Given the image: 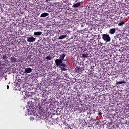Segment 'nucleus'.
Returning a JSON list of instances; mask_svg holds the SVG:
<instances>
[{
	"mask_svg": "<svg viewBox=\"0 0 129 129\" xmlns=\"http://www.w3.org/2000/svg\"><path fill=\"white\" fill-rule=\"evenodd\" d=\"M102 39H103L104 41L107 42H110L111 40V38H110L109 35L107 34H102Z\"/></svg>",
	"mask_w": 129,
	"mask_h": 129,
	"instance_id": "f257e3e1",
	"label": "nucleus"
},
{
	"mask_svg": "<svg viewBox=\"0 0 129 129\" xmlns=\"http://www.w3.org/2000/svg\"><path fill=\"white\" fill-rule=\"evenodd\" d=\"M118 15H119V17L121 18V19H123L124 17L127 16V12H125V10L120 11V12H118Z\"/></svg>",
	"mask_w": 129,
	"mask_h": 129,
	"instance_id": "f03ea898",
	"label": "nucleus"
},
{
	"mask_svg": "<svg viewBox=\"0 0 129 129\" xmlns=\"http://www.w3.org/2000/svg\"><path fill=\"white\" fill-rule=\"evenodd\" d=\"M27 41L29 43H33V42H35V41H36V39L35 37H27Z\"/></svg>",
	"mask_w": 129,
	"mask_h": 129,
	"instance_id": "7ed1b4c3",
	"label": "nucleus"
},
{
	"mask_svg": "<svg viewBox=\"0 0 129 129\" xmlns=\"http://www.w3.org/2000/svg\"><path fill=\"white\" fill-rule=\"evenodd\" d=\"M103 9H107L109 7V3L108 2H104L102 5Z\"/></svg>",
	"mask_w": 129,
	"mask_h": 129,
	"instance_id": "20e7f679",
	"label": "nucleus"
},
{
	"mask_svg": "<svg viewBox=\"0 0 129 129\" xmlns=\"http://www.w3.org/2000/svg\"><path fill=\"white\" fill-rule=\"evenodd\" d=\"M55 63L56 65V66H60L62 63H63V61L61 59H56L55 61Z\"/></svg>",
	"mask_w": 129,
	"mask_h": 129,
	"instance_id": "39448f33",
	"label": "nucleus"
},
{
	"mask_svg": "<svg viewBox=\"0 0 129 129\" xmlns=\"http://www.w3.org/2000/svg\"><path fill=\"white\" fill-rule=\"evenodd\" d=\"M32 68H26L24 70V72L25 73H31V72H32Z\"/></svg>",
	"mask_w": 129,
	"mask_h": 129,
	"instance_id": "423d86ee",
	"label": "nucleus"
},
{
	"mask_svg": "<svg viewBox=\"0 0 129 129\" xmlns=\"http://www.w3.org/2000/svg\"><path fill=\"white\" fill-rule=\"evenodd\" d=\"M75 70L77 73L80 74L81 72V71H82V69H81V68L80 67H77L75 69Z\"/></svg>",
	"mask_w": 129,
	"mask_h": 129,
	"instance_id": "0eeeda50",
	"label": "nucleus"
},
{
	"mask_svg": "<svg viewBox=\"0 0 129 129\" xmlns=\"http://www.w3.org/2000/svg\"><path fill=\"white\" fill-rule=\"evenodd\" d=\"M109 33L111 34V35H113L116 32V29L115 28H112L109 30Z\"/></svg>",
	"mask_w": 129,
	"mask_h": 129,
	"instance_id": "6e6552de",
	"label": "nucleus"
},
{
	"mask_svg": "<svg viewBox=\"0 0 129 129\" xmlns=\"http://www.w3.org/2000/svg\"><path fill=\"white\" fill-rule=\"evenodd\" d=\"M48 15H49V13L44 12L41 14L40 17L41 18H45V17H48Z\"/></svg>",
	"mask_w": 129,
	"mask_h": 129,
	"instance_id": "1a4fd4ad",
	"label": "nucleus"
},
{
	"mask_svg": "<svg viewBox=\"0 0 129 129\" xmlns=\"http://www.w3.org/2000/svg\"><path fill=\"white\" fill-rule=\"evenodd\" d=\"M81 58H88V56H89V54L88 53H83L82 54H81Z\"/></svg>",
	"mask_w": 129,
	"mask_h": 129,
	"instance_id": "9d476101",
	"label": "nucleus"
},
{
	"mask_svg": "<svg viewBox=\"0 0 129 129\" xmlns=\"http://www.w3.org/2000/svg\"><path fill=\"white\" fill-rule=\"evenodd\" d=\"M65 56H66L65 54L63 53V54H60L59 59L63 61V60H64V59H65Z\"/></svg>",
	"mask_w": 129,
	"mask_h": 129,
	"instance_id": "9b49d317",
	"label": "nucleus"
},
{
	"mask_svg": "<svg viewBox=\"0 0 129 129\" xmlns=\"http://www.w3.org/2000/svg\"><path fill=\"white\" fill-rule=\"evenodd\" d=\"M67 37V35H62L59 37L58 39L59 40H63V39H66V38Z\"/></svg>",
	"mask_w": 129,
	"mask_h": 129,
	"instance_id": "f8f14e48",
	"label": "nucleus"
},
{
	"mask_svg": "<svg viewBox=\"0 0 129 129\" xmlns=\"http://www.w3.org/2000/svg\"><path fill=\"white\" fill-rule=\"evenodd\" d=\"M81 4L80 2L78 3H76L73 5V8H78L80 6Z\"/></svg>",
	"mask_w": 129,
	"mask_h": 129,
	"instance_id": "ddd939ff",
	"label": "nucleus"
},
{
	"mask_svg": "<svg viewBox=\"0 0 129 129\" xmlns=\"http://www.w3.org/2000/svg\"><path fill=\"white\" fill-rule=\"evenodd\" d=\"M42 34V32L38 31V32H35L34 33V36H40Z\"/></svg>",
	"mask_w": 129,
	"mask_h": 129,
	"instance_id": "4468645a",
	"label": "nucleus"
},
{
	"mask_svg": "<svg viewBox=\"0 0 129 129\" xmlns=\"http://www.w3.org/2000/svg\"><path fill=\"white\" fill-rule=\"evenodd\" d=\"M12 63H14L15 62H17V59L15 57H11V58Z\"/></svg>",
	"mask_w": 129,
	"mask_h": 129,
	"instance_id": "2eb2a0df",
	"label": "nucleus"
},
{
	"mask_svg": "<svg viewBox=\"0 0 129 129\" xmlns=\"http://www.w3.org/2000/svg\"><path fill=\"white\" fill-rule=\"evenodd\" d=\"M45 59H46V60H48V61H50L51 60H52V56L51 55H49V56H47Z\"/></svg>",
	"mask_w": 129,
	"mask_h": 129,
	"instance_id": "dca6fc26",
	"label": "nucleus"
},
{
	"mask_svg": "<svg viewBox=\"0 0 129 129\" xmlns=\"http://www.w3.org/2000/svg\"><path fill=\"white\" fill-rule=\"evenodd\" d=\"M91 13L94 15V14H96V11H95V9L93 8L91 10Z\"/></svg>",
	"mask_w": 129,
	"mask_h": 129,
	"instance_id": "f3484780",
	"label": "nucleus"
},
{
	"mask_svg": "<svg viewBox=\"0 0 129 129\" xmlns=\"http://www.w3.org/2000/svg\"><path fill=\"white\" fill-rule=\"evenodd\" d=\"M125 83V82H124V81H119V82H117L116 83V84H117V85H118L119 84H122Z\"/></svg>",
	"mask_w": 129,
	"mask_h": 129,
	"instance_id": "a211bd4d",
	"label": "nucleus"
},
{
	"mask_svg": "<svg viewBox=\"0 0 129 129\" xmlns=\"http://www.w3.org/2000/svg\"><path fill=\"white\" fill-rule=\"evenodd\" d=\"M124 24H125L124 22L121 21V22H120V23L118 24V26H122L123 25H124Z\"/></svg>",
	"mask_w": 129,
	"mask_h": 129,
	"instance_id": "6ab92c4d",
	"label": "nucleus"
},
{
	"mask_svg": "<svg viewBox=\"0 0 129 129\" xmlns=\"http://www.w3.org/2000/svg\"><path fill=\"white\" fill-rule=\"evenodd\" d=\"M60 68H61V71H66L67 70V69H66V68H65V67H60Z\"/></svg>",
	"mask_w": 129,
	"mask_h": 129,
	"instance_id": "aec40b11",
	"label": "nucleus"
},
{
	"mask_svg": "<svg viewBox=\"0 0 129 129\" xmlns=\"http://www.w3.org/2000/svg\"><path fill=\"white\" fill-rule=\"evenodd\" d=\"M59 66H63V67H66V63H64V62H62Z\"/></svg>",
	"mask_w": 129,
	"mask_h": 129,
	"instance_id": "412c9836",
	"label": "nucleus"
},
{
	"mask_svg": "<svg viewBox=\"0 0 129 129\" xmlns=\"http://www.w3.org/2000/svg\"><path fill=\"white\" fill-rule=\"evenodd\" d=\"M7 54H5L4 55H3L2 58L3 59V60H6V59H7Z\"/></svg>",
	"mask_w": 129,
	"mask_h": 129,
	"instance_id": "4be33fe9",
	"label": "nucleus"
},
{
	"mask_svg": "<svg viewBox=\"0 0 129 129\" xmlns=\"http://www.w3.org/2000/svg\"><path fill=\"white\" fill-rule=\"evenodd\" d=\"M98 115H99L100 116H102V113H101V112H99L98 113Z\"/></svg>",
	"mask_w": 129,
	"mask_h": 129,
	"instance_id": "5701e85b",
	"label": "nucleus"
},
{
	"mask_svg": "<svg viewBox=\"0 0 129 129\" xmlns=\"http://www.w3.org/2000/svg\"><path fill=\"white\" fill-rule=\"evenodd\" d=\"M98 37L99 39H101L100 35H99L98 36Z\"/></svg>",
	"mask_w": 129,
	"mask_h": 129,
	"instance_id": "b1692460",
	"label": "nucleus"
},
{
	"mask_svg": "<svg viewBox=\"0 0 129 129\" xmlns=\"http://www.w3.org/2000/svg\"><path fill=\"white\" fill-rule=\"evenodd\" d=\"M7 89H9V85H7Z\"/></svg>",
	"mask_w": 129,
	"mask_h": 129,
	"instance_id": "393cba45",
	"label": "nucleus"
},
{
	"mask_svg": "<svg viewBox=\"0 0 129 129\" xmlns=\"http://www.w3.org/2000/svg\"><path fill=\"white\" fill-rule=\"evenodd\" d=\"M107 13H110V11H108Z\"/></svg>",
	"mask_w": 129,
	"mask_h": 129,
	"instance_id": "a878e982",
	"label": "nucleus"
},
{
	"mask_svg": "<svg viewBox=\"0 0 129 129\" xmlns=\"http://www.w3.org/2000/svg\"><path fill=\"white\" fill-rule=\"evenodd\" d=\"M5 80H7V78H5Z\"/></svg>",
	"mask_w": 129,
	"mask_h": 129,
	"instance_id": "bb28decb",
	"label": "nucleus"
},
{
	"mask_svg": "<svg viewBox=\"0 0 129 129\" xmlns=\"http://www.w3.org/2000/svg\"><path fill=\"white\" fill-rule=\"evenodd\" d=\"M66 63H67V61H66Z\"/></svg>",
	"mask_w": 129,
	"mask_h": 129,
	"instance_id": "cd10ccee",
	"label": "nucleus"
}]
</instances>
